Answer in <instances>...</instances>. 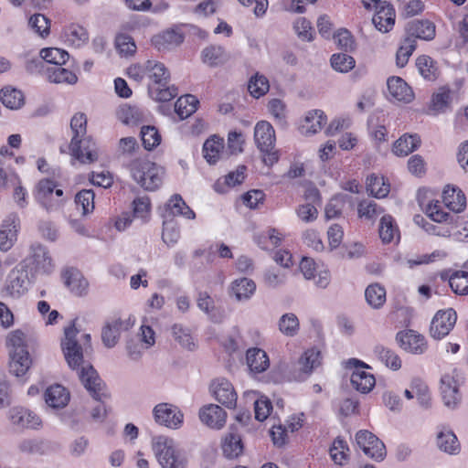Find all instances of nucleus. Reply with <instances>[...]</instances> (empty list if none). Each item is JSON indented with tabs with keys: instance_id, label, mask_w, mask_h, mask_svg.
Returning a JSON list of instances; mask_svg holds the SVG:
<instances>
[{
	"instance_id": "obj_10",
	"label": "nucleus",
	"mask_w": 468,
	"mask_h": 468,
	"mask_svg": "<svg viewBox=\"0 0 468 468\" xmlns=\"http://www.w3.org/2000/svg\"><path fill=\"white\" fill-rule=\"evenodd\" d=\"M153 415L155 422L169 429H179L184 420V414L176 405L159 403L154 406Z\"/></svg>"
},
{
	"instance_id": "obj_36",
	"label": "nucleus",
	"mask_w": 468,
	"mask_h": 468,
	"mask_svg": "<svg viewBox=\"0 0 468 468\" xmlns=\"http://www.w3.org/2000/svg\"><path fill=\"white\" fill-rule=\"evenodd\" d=\"M122 325L123 322L121 319H115L108 322L103 326L101 331V340L106 347L112 348L116 346L120 338Z\"/></svg>"
},
{
	"instance_id": "obj_9",
	"label": "nucleus",
	"mask_w": 468,
	"mask_h": 468,
	"mask_svg": "<svg viewBox=\"0 0 468 468\" xmlns=\"http://www.w3.org/2000/svg\"><path fill=\"white\" fill-rule=\"evenodd\" d=\"M28 272L23 264L14 268L6 278V293L14 298L23 295L35 279L31 275L29 276Z\"/></svg>"
},
{
	"instance_id": "obj_60",
	"label": "nucleus",
	"mask_w": 468,
	"mask_h": 468,
	"mask_svg": "<svg viewBox=\"0 0 468 468\" xmlns=\"http://www.w3.org/2000/svg\"><path fill=\"white\" fill-rule=\"evenodd\" d=\"M143 145L146 150H152L161 143V135L154 126H144L141 129Z\"/></svg>"
},
{
	"instance_id": "obj_47",
	"label": "nucleus",
	"mask_w": 468,
	"mask_h": 468,
	"mask_svg": "<svg viewBox=\"0 0 468 468\" xmlns=\"http://www.w3.org/2000/svg\"><path fill=\"white\" fill-rule=\"evenodd\" d=\"M410 388L413 389L420 406L429 409L431 405V397L428 386L422 380L415 378L410 382Z\"/></svg>"
},
{
	"instance_id": "obj_32",
	"label": "nucleus",
	"mask_w": 468,
	"mask_h": 468,
	"mask_svg": "<svg viewBox=\"0 0 468 468\" xmlns=\"http://www.w3.org/2000/svg\"><path fill=\"white\" fill-rule=\"evenodd\" d=\"M224 140L217 135L207 139L203 144V156L210 165L216 164L223 154Z\"/></svg>"
},
{
	"instance_id": "obj_26",
	"label": "nucleus",
	"mask_w": 468,
	"mask_h": 468,
	"mask_svg": "<svg viewBox=\"0 0 468 468\" xmlns=\"http://www.w3.org/2000/svg\"><path fill=\"white\" fill-rule=\"evenodd\" d=\"M444 205L455 213L462 212L466 207V197L458 187L447 186L442 192Z\"/></svg>"
},
{
	"instance_id": "obj_48",
	"label": "nucleus",
	"mask_w": 468,
	"mask_h": 468,
	"mask_svg": "<svg viewBox=\"0 0 468 468\" xmlns=\"http://www.w3.org/2000/svg\"><path fill=\"white\" fill-rule=\"evenodd\" d=\"M329 452L335 464L345 465L348 461L349 448L346 442L339 437L334 441Z\"/></svg>"
},
{
	"instance_id": "obj_37",
	"label": "nucleus",
	"mask_w": 468,
	"mask_h": 468,
	"mask_svg": "<svg viewBox=\"0 0 468 468\" xmlns=\"http://www.w3.org/2000/svg\"><path fill=\"white\" fill-rule=\"evenodd\" d=\"M47 79L54 83L74 84L77 82V76L70 70L59 66H50L46 69Z\"/></svg>"
},
{
	"instance_id": "obj_61",
	"label": "nucleus",
	"mask_w": 468,
	"mask_h": 468,
	"mask_svg": "<svg viewBox=\"0 0 468 468\" xmlns=\"http://www.w3.org/2000/svg\"><path fill=\"white\" fill-rule=\"evenodd\" d=\"M94 192L91 189H83L75 197L77 207H81L82 215H87L94 209Z\"/></svg>"
},
{
	"instance_id": "obj_16",
	"label": "nucleus",
	"mask_w": 468,
	"mask_h": 468,
	"mask_svg": "<svg viewBox=\"0 0 468 468\" xmlns=\"http://www.w3.org/2000/svg\"><path fill=\"white\" fill-rule=\"evenodd\" d=\"M210 390L214 398L228 409H234L237 403V393L233 385L226 378H219L212 381Z\"/></svg>"
},
{
	"instance_id": "obj_56",
	"label": "nucleus",
	"mask_w": 468,
	"mask_h": 468,
	"mask_svg": "<svg viewBox=\"0 0 468 468\" xmlns=\"http://www.w3.org/2000/svg\"><path fill=\"white\" fill-rule=\"evenodd\" d=\"M346 201H350L347 195H336L330 199L324 208L326 219H332L340 216Z\"/></svg>"
},
{
	"instance_id": "obj_24",
	"label": "nucleus",
	"mask_w": 468,
	"mask_h": 468,
	"mask_svg": "<svg viewBox=\"0 0 468 468\" xmlns=\"http://www.w3.org/2000/svg\"><path fill=\"white\" fill-rule=\"evenodd\" d=\"M388 94L396 101L410 102L414 98L411 88L400 77H390L387 81Z\"/></svg>"
},
{
	"instance_id": "obj_46",
	"label": "nucleus",
	"mask_w": 468,
	"mask_h": 468,
	"mask_svg": "<svg viewBox=\"0 0 468 468\" xmlns=\"http://www.w3.org/2000/svg\"><path fill=\"white\" fill-rule=\"evenodd\" d=\"M367 303L373 308H379L386 302V290L378 283L370 284L365 291Z\"/></svg>"
},
{
	"instance_id": "obj_25",
	"label": "nucleus",
	"mask_w": 468,
	"mask_h": 468,
	"mask_svg": "<svg viewBox=\"0 0 468 468\" xmlns=\"http://www.w3.org/2000/svg\"><path fill=\"white\" fill-rule=\"evenodd\" d=\"M326 123V116L321 110L309 111L300 125L302 134L309 136L322 130Z\"/></svg>"
},
{
	"instance_id": "obj_41",
	"label": "nucleus",
	"mask_w": 468,
	"mask_h": 468,
	"mask_svg": "<svg viewBox=\"0 0 468 468\" xmlns=\"http://www.w3.org/2000/svg\"><path fill=\"white\" fill-rule=\"evenodd\" d=\"M374 354L378 359L387 367L399 370L401 367V360L395 351L383 346H377Z\"/></svg>"
},
{
	"instance_id": "obj_6",
	"label": "nucleus",
	"mask_w": 468,
	"mask_h": 468,
	"mask_svg": "<svg viewBox=\"0 0 468 468\" xmlns=\"http://www.w3.org/2000/svg\"><path fill=\"white\" fill-rule=\"evenodd\" d=\"M254 140L257 147L264 154L263 162L267 165L275 164L279 157L274 151L275 132L271 124L268 122H259L254 128Z\"/></svg>"
},
{
	"instance_id": "obj_1",
	"label": "nucleus",
	"mask_w": 468,
	"mask_h": 468,
	"mask_svg": "<svg viewBox=\"0 0 468 468\" xmlns=\"http://www.w3.org/2000/svg\"><path fill=\"white\" fill-rule=\"evenodd\" d=\"M78 333L75 322L72 321L70 325L64 329V338L61 342L62 351L69 367L80 368L79 377L86 389L95 399L101 400L103 395L101 393L102 381L92 366L84 364L82 346L76 338Z\"/></svg>"
},
{
	"instance_id": "obj_4",
	"label": "nucleus",
	"mask_w": 468,
	"mask_h": 468,
	"mask_svg": "<svg viewBox=\"0 0 468 468\" xmlns=\"http://www.w3.org/2000/svg\"><path fill=\"white\" fill-rule=\"evenodd\" d=\"M131 174L142 187L154 191L162 184L164 169L148 160H135L131 164Z\"/></svg>"
},
{
	"instance_id": "obj_50",
	"label": "nucleus",
	"mask_w": 468,
	"mask_h": 468,
	"mask_svg": "<svg viewBox=\"0 0 468 468\" xmlns=\"http://www.w3.org/2000/svg\"><path fill=\"white\" fill-rule=\"evenodd\" d=\"M279 330L286 336L292 337L296 335L300 329V323L297 316L292 313H288L279 319Z\"/></svg>"
},
{
	"instance_id": "obj_53",
	"label": "nucleus",
	"mask_w": 468,
	"mask_h": 468,
	"mask_svg": "<svg viewBox=\"0 0 468 468\" xmlns=\"http://www.w3.org/2000/svg\"><path fill=\"white\" fill-rule=\"evenodd\" d=\"M282 239V234L275 229H269L266 232L255 236V241L263 250L279 246Z\"/></svg>"
},
{
	"instance_id": "obj_18",
	"label": "nucleus",
	"mask_w": 468,
	"mask_h": 468,
	"mask_svg": "<svg viewBox=\"0 0 468 468\" xmlns=\"http://www.w3.org/2000/svg\"><path fill=\"white\" fill-rule=\"evenodd\" d=\"M396 19V12L392 5L388 2L379 3L372 17V23L381 33L389 32Z\"/></svg>"
},
{
	"instance_id": "obj_21",
	"label": "nucleus",
	"mask_w": 468,
	"mask_h": 468,
	"mask_svg": "<svg viewBox=\"0 0 468 468\" xmlns=\"http://www.w3.org/2000/svg\"><path fill=\"white\" fill-rule=\"evenodd\" d=\"M441 393L444 405L453 410L461 402L458 382L451 374L444 375L441 379Z\"/></svg>"
},
{
	"instance_id": "obj_35",
	"label": "nucleus",
	"mask_w": 468,
	"mask_h": 468,
	"mask_svg": "<svg viewBox=\"0 0 468 468\" xmlns=\"http://www.w3.org/2000/svg\"><path fill=\"white\" fill-rule=\"evenodd\" d=\"M63 38L69 45L80 48L88 42L89 34L82 26L71 24L65 28Z\"/></svg>"
},
{
	"instance_id": "obj_49",
	"label": "nucleus",
	"mask_w": 468,
	"mask_h": 468,
	"mask_svg": "<svg viewBox=\"0 0 468 468\" xmlns=\"http://www.w3.org/2000/svg\"><path fill=\"white\" fill-rule=\"evenodd\" d=\"M379 237L384 243L391 242L395 236L398 235L399 229L393 218L390 215H384L380 218Z\"/></svg>"
},
{
	"instance_id": "obj_22",
	"label": "nucleus",
	"mask_w": 468,
	"mask_h": 468,
	"mask_svg": "<svg viewBox=\"0 0 468 468\" xmlns=\"http://www.w3.org/2000/svg\"><path fill=\"white\" fill-rule=\"evenodd\" d=\"M8 417L11 422L20 429H37L41 425V420L36 413L22 407L12 408Z\"/></svg>"
},
{
	"instance_id": "obj_11",
	"label": "nucleus",
	"mask_w": 468,
	"mask_h": 468,
	"mask_svg": "<svg viewBox=\"0 0 468 468\" xmlns=\"http://www.w3.org/2000/svg\"><path fill=\"white\" fill-rule=\"evenodd\" d=\"M356 444L366 455L376 460L382 461L387 452L384 443L372 432L360 430L355 436Z\"/></svg>"
},
{
	"instance_id": "obj_63",
	"label": "nucleus",
	"mask_w": 468,
	"mask_h": 468,
	"mask_svg": "<svg viewBox=\"0 0 468 468\" xmlns=\"http://www.w3.org/2000/svg\"><path fill=\"white\" fill-rule=\"evenodd\" d=\"M115 48L121 56H132L136 51V45L132 37L119 34L115 38Z\"/></svg>"
},
{
	"instance_id": "obj_51",
	"label": "nucleus",
	"mask_w": 468,
	"mask_h": 468,
	"mask_svg": "<svg viewBox=\"0 0 468 468\" xmlns=\"http://www.w3.org/2000/svg\"><path fill=\"white\" fill-rule=\"evenodd\" d=\"M269 89L270 83L264 75L256 73L250 79L248 90L254 98H260L265 95L269 91Z\"/></svg>"
},
{
	"instance_id": "obj_20",
	"label": "nucleus",
	"mask_w": 468,
	"mask_h": 468,
	"mask_svg": "<svg viewBox=\"0 0 468 468\" xmlns=\"http://www.w3.org/2000/svg\"><path fill=\"white\" fill-rule=\"evenodd\" d=\"M198 415L201 422L210 429L220 430L226 424L227 413L218 405H206L199 410Z\"/></svg>"
},
{
	"instance_id": "obj_19",
	"label": "nucleus",
	"mask_w": 468,
	"mask_h": 468,
	"mask_svg": "<svg viewBox=\"0 0 468 468\" xmlns=\"http://www.w3.org/2000/svg\"><path fill=\"white\" fill-rule=\"evenodd\" d=\"M396 339L400 347L409 353L423 354L427 349L424 336L413 330L399 332Z\"/></svg>"
},
{
	"instance_id": "obj_44",
	"label": "nucleus",
	"mask_w": 468,
	"mask_h": 468,
	"mask_svg": "<svg viewBox=\"0 0 468 468\" xmlns=\"http://www.w3.org/2000/svg\"><path fill=\"white\" fill-rule=\"evenodd\" d=\"M437 446L440 450L450 454L456 453L460 445L457 437L452 431H441L437 435Z\"/></svg>"
},
{
	"instance_id": "obj_59",
	"label": "nucleus",
	"mask_w": 468,
	"mask_h": 468,
	"mask_svg": "<svg viewBox=\"0 0 468 468\" xmlns=\"http://www.w3.org/2000/svg\"><path fill=\"white\" fill-rule=\"evenodd\" d=\"M383 212L384 209L373 200H363L358 204L357 207V213L359 218H364L368 220L375 219Z\"/></svg>"
},
{
	"instance_id": "obj_3",
	"label": "nucleus",
	"mask_w": 468,
	"mask_h": 468,
	"mask_svg": "<svg viewBox=\"0 0 468 468\" xmlns=\"http://www.w3.org/2000/svg\"><path fill=\"white\" fill-rule=\"evenodd\" d=\"M152 448L162 468H187V457L173 439L166 436L154 437Z\"/></svg>"
},
{
	"instance_id": "obj_64",
	"label": "nucleus",
	"mask_w": 468,
	"mask_h": 468,
	"mask_svg": "<svg viewBox=\"0 0 468 468\" xmlns=\"http://www.w3.org/2000/svg\"><path fill=\"white\" fill-rule=\"evenodd\" d=\"M149 90L152 97L159 101H169L177 95V89L174 85L150 86Z\"/></svg>"
},
{
	"instance_id": "obj_29",
	"label": "nucleus",
	"mask_w": 468,
	"mask_h": 468,
	"mask_svg": "<svg viewBox=\"0 0 468 468\" xmlns=\"http://www.w3.org/2000/svg\"><path fill=\"white\" fill-rule=\"evenodd\" d=\"M145 69H147V75L151 80L150 86H165L168 84L170 72L163 63L155 60H147L145 62Z\"/></svg>"
},
{
	"instance_id": "obj_45",
	"label": "nucleus",
	"mask_w": 468,
	"mask_h": 468,
	"mask_svg": "<svg viewBox=\"0 0 468 468\" xmlns=\"http://www.w3.org/2000/svg\"><path fill=\"white\" fill-rule=\"evenodd\" d=\"M166 207L174 216L181 215L187 219H194L195 212L185 203L180 195H174L167 202Z\"/></svg>"
},
{
	"instance_id": "obj_33",
	"label": "nucleus",
	"mask_w": 468,
	"mask_h": 468,
	"mask_svg": "<svg viewBox=\"0 0 468 468\" xmlns=\"http://www.w3.org/2000/svg\"><path fill=\"white\" fill-rule=\"evenodd\" d=\"M420 138L418 134L405 133L393 144L392 151L398 156H406L419 148Z\"/></svg>"
},
{
	"instance_id": "obj_27",
	"label": "nucleus",
	"mask_w": 468,
	"mask_h": 468,
	"mask_svg": "<svg viewBox=\"0 0 468 468\" xmlns=\"http://www.w3.org/2000/svg\"><path fill=\"white\" fill-rule=\"evenodd\" d=\"M408 37L431 40L435 37V26L429 20H414L407 25Z\"/></svg>"
},
{
	"instance_id": "obj_15",
	"label": "nucleus",
	"mask_w": 468,
	"mask_h": 468,
	"mask_svg": "<svg viewBox=\"0 0 468 468\" xmlns=\"http://www.w3.org/2000/svg\"><path fill=\"white\" fill-rule=\"evenodd\" d=\"M20 228V219L16 213H10L3 220L0 227V250H9L17 239Z\"/></svg>"
},
{
	"instance_id": "obj_54",
	"label": "nucleus",
	"mask_w": 468,
	"mask_h": 468,
	"mask_svg": "<svg viewBox=\"0 0 468 468\" xmlns=\"http://www.w3.org/2000/svg\"><path fill=\"white\" fill-rule=\"evenodd\" d=\"M449 284L454 293L468 294V272L456 271L449 277Z\"/></svg>"
},
{
	"instance_id": "obj_39",
	"label": "nucleus",
	"mask_w": 468,
	"mask_h": 468,
	"mask_svg": "<svg viewBox=\"0 0 468 468\" xmlns=\"http://www.w3.org/2000/svg\"><path fill=\"white\" fill-rule=\"evenodd\" d=\"M0 101L6 108L16 110L24 105V95L21 90L7 86L0 90Z\"/></svg>"
},
{
	"instance_id": "obj_34",
	"label": "nucleus",
	"mask_w": 468,
	"mask_h": 468,
	"mask_svg": "<svg viewBox=\"0 0 468 468\" xmlns=\"http://www.w3.org/2000/svg\"><path fill=\"white\" fill-rule=\"evenodd\" d=\"M31 358L28 352H10V373L19 378L24 376L31 367Z\"/></svg>"
},
{
	"instance_id": "obj_43",
	"label": "nucleus",
	"mask_w": 468,
	"mask_h": 468,
	"mask_svg": "<svg viewBox=\"0 0 468 468\" xmlns=\"http://www.w3.org/2000/svg\"><path fill=\"white\" fill-rule=\"evenodd\" d=\"M367 191L377 198L386 197L389 191L390 186L388 181L383 176L371 175L367 179Z\"/></svg>"
},
{
	"instance_id": "obj_28",
	"label": "nucleus",
	"mask_w": 468,
	"mask_h": 468,
	"mask_svg": "<svg viewBox=\"0 0 468 468\" xmlns=\"http://www.w3.org/2000/svg\"><path fill=\"white\" fill-rule=\"evenodd\" d=\"M65 285L75 295L81 296L87 292L88 281L76 269H68L63 272Z\"/></svg>"
},
{
	"instance_id": "obj_23",
	"label": "nucleus",
	"mask_w": 468,
	"mask_h": 468,
	"mask_svg": "<svg viewBox=\"0 0 468 468\" xmlns=\"http://www.w3.org/2000/svg\"><path fill=\"white\" fill-rule=\"evenodd\" d=\"M256 292V283L251 279H235L229 287V294L238 302L250 300Z\"/></svg>"
},
{
	"instance_id": "obj_38",
	"label": "nucleus",
	"mask_w": 468,
	"mask_h": 468,
	"mask_svg": "<svg viewBox=\"0 0 468 468\" xmlns=\"http://www.w3.org/2000/svg\"><path fill=\"white\" fill-rule=\"evenodd\" d=\"M202 61L210 66L217 67L225 63L229 56L221 46L211 45L202 50Z\"/></svg>"
},
{
	"instance_id": "obj_57",
	"label": "nucleus",
	"mask_w": 468,
	"mask_h": 468,
	"mask_svg": "<svg viewBox=\"0 0 468 468\" xmlns=\"http://www.w3.org/2000/svg\"><path fill=\"white\" fill-rule=\"evenodd\" d=\"M416 48V40L412 37H406L396 54L397 66L403 68L409 61L410 57Z\"/></svg>"
},
{
	"instance_id": "obj_7",
	"label": "nucleus",
	"mask_w": 468,
	"mask_h": 468,
	"mask_svg": "<svg viewBox=\"0 0 468 468\" xmlns=\"http://www.w3.org/2000/svg\"><path fill=\"white\" fill-rule=\"evenodd\" d=\"M63 197V190L58 187V184L50 179L40 180L35 191V199L48 213L56 212L62 208L65 199L52 201V197Z\"/></svg>"
},
{
	"instance_id": "obj_8",
	"label": "nucleus",
	"mask_w": 468,
	"mask_h": 468,
	"mask_svg": "<svg viewBox=\"0 0 468 468\" xmlns=\"http://www.w3.org/2000/svg\"><path fill=\"white\" fill-rule=\"evenodd\" d=\"M321 353L315 348L305 351L297 362L293 363L289 371L290 380L303 381L313 372V370L321 364Z\"/></svg>"
},
{
	"instance_id": "obj_62",
	"label": "nucleus",
	"mask_w": 468,
	"mask_h": 468,
	"mask_svg": "<svg viewBox=\"0 0 468 468\" xmlns=\"http://www.w3.org/2000/svg\"><path fill=\"white\" fill-rule=\"evenodd\" d=\"M451 101V91L446 88H441L434 93L431 101V110L436 113L443 112L449 107Z\"/></svg>"
},
{
	"instance_id": "obj_52",
	"label": "nucleus",
	"mask_w": 468,
	"mask_h": 468,
	"mask_svg": "<svg viewBox=\"0 0 468 468\" xmlns=\"http://www.w3.org/2000/svg\"><path fill=\"white\" fill-rule=\"evenodd\" d=\"M172 335L175 340L184 348L193 350L195 347L194 338L190 330L182 324H176L172 326Z\"/></svg>"
},
{
	"instance_id": "obj_30",
	"label": "nucleus",
	"mask_w": 468,
	"mask_h": 468,
	"mask_svg": "<svg viewBox=\"0 0 468 468\" xmlns=\"http://www.w3.org/2000/svg\"><path fill=\"white\" fill-rule=\"evenodd\" d=\"M249 368L254 373H261L270 367V360L266 352L261 348H250L246 354Z\"/></svg>"
},
{
	"instance_id": "obj_55",
	"label": "nucleus",
	"mask_w": 468,
	"mask_h": 468,
	"mask_svg": "<svg viewBox=\"0 0 468 468\" xmlns=\"http://www.w3.org/2000/svg\"><path fill=\"white\" fill-rule=\"evenodd\" d=\"M330 62L332 68L341 73L349 72L356 65L354 58L346 53L333 54Z\"/></svg>"
},
{
	"instance_id": "obj_5",
	"label": "nucleus",
	"mask_w": 468,
	"mask_h": 468,
	"mask_svg": "<svg viewBox=\"0 0 468 468\" xmlns=\"http://www.w3.org/2000/svg\"><path fill=\"white\" fill-rule=\"evenodd\" d=\"M23 265L35 279L38 275H49L55 270V264L48 250L39 243L30 246L29 255Z\"/></svg>"
},
{
	"instance_id": "obj_42",
	"label": "nucleus",
	"mask_w": 468,
	"mask_h": 468,
	"mask_svg": "<svg viewBox=\"0 0 468 468\" xmlns=\"http://www.w3.org/2000/svg\"><path fill=\"white\" fill-rule=\"evenodd\" d=\"M198 100L191 94L181 96L175 104V111L181 120L193 114L197 108Z\"/></svg>"
},
{
	"instance_id": "obj_31",
	"label": "nucleus",
	"mask_w": 468,
	"mask_h": 468,
	"mask_svg": "<svg viewBox=\"0 0 468 468\" xmlns=\"http://www.w3.org/2000/svg\"><path fill=\"white\" fill-rule=\"evenodd\" d=\"M46 403L54 409L65 407L69 401V393L58 384L50 386L45 392Z\"/></svg>"
},
{
	"instance_id": "obj_58",
	"label": "nucleus",
	"mask_w": 468,
	"mask_h": 468,
	"mask_svg": "<svg viewBox=\"0 0 468 468\" xmlns=\"http://www.w3.org/2000/svg\"><path fill=\"white\" fill-rule=\"evenodd\" d=\"M416 67H417L419 72L420 73V75L424 79H426L428 80H433L436 79L437 69L434 65L432 58H430L429 56H425V55L420 56L416 59Z\"/></svg>"
},
{
	"instance_id": "obj_17",
	"label": "nucleus",
	"mask_w": 468,
	"mask_h": 468,
	"mask_svg": "<svg viewBox=\"0 0 468 468\" xmlns=\"http://www.w3.org/2000/svg\"><path fill=\"white\" fill-rule=\"evenodd\" d=\"M348 363L355 367L350 378L352 386L361 393H368L376 384L374 376L365 371L366 365L359 360L354 358Z\"/></svg>"
},
{
	"instance_id": "obj_14",
	"label": "nucleus",
	"mask_w": 468,
	"mask_h": 468,
	"mask_svg": "<svg viewBox=\"0 0 468 468\" xmlns=\"http://www.w3.org/2000/svg\"><path fill=\"white\" fill-rule=\"evenodd\" d=\"M69 58V53L61 48H48L40 51V58H37L27 62V69L30 72H34L38 69H44V63L51 64V66L64 65Z\"/></svg>"
},
{
	"instance_id": "obj_40",
	"label": "nucleus",
	"mask_w": 468,
	"mask_h": 468,
	"mask_svg": "<svg viewBox=\"0 0 468 468\" xmlns=\"http://www.w3.org/2000/svg\"><path fill=\"white\" fill-rule=\"evenodd\" d=\"M222 450L226 457L232 459L242 453L243 445L239 434L229 431L224 438Z\"/></svg>"
},
{
	"instance_id": "obj_12",
	"label": "nucleus",
	"mask_w": 468,
	"mask_h": 468,
	"mask_svg": "<svg viewBox=\"0 0 468 468\" xmlns=\"http://www.w3.org/2000/svg\"><path fill=\"white\" fill-rule=\"evenodd\" d=\"M69 150L71 155L81 164H92L99 159V148L90 137L71 139Z\"/></svg>"
},
{
	"instance_id": "obj_2",
	"label": "nucleus",
	"mask_w": 468,
	"mask_h": 468,
	"mask_svg": "<svg viewBox=\"0 0 468 468\" xmlns=\"http://www.w3.org/2000/svg\"><path fill=\"white\" fill-rule=\"evenodd\" d=\"M424 212L433 222L441 224L435 225L427 221L421 217H416L415 222L420 225L428 234L439 237L452 236L453 230V221L457 222L458 218H454L452 215L444 212L441 209L438 200L430 201L426 205Z\"/></svg>"
},
{
	"instance_id": "obj_13",
	"label": "nucleus",
	"mask_w": 468,
	"mask_h": 468,
	"mask_svg": "<svg viewBox=\"0 0 468 468\" xmlns=\"http://www.w3.org/2000/svg\"><path fill=\"white\" fill-rule=\"evenodd\" d=\"M457 320L456 312L449 308L436 313L431 323L430 333L434 339H441L453 328Z\"/></svg>"
}]
</instances>
